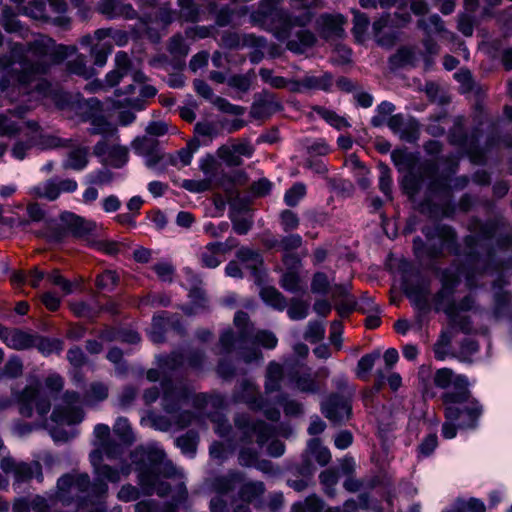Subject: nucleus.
<instances>
[{
  "label": "nucleus",
  "mask_w": 512,
  "mask_h": 512,
  "mask_svg": "<svg viewBox=\"0 0 512 512\" xmlns=\"http://www.w3.org/2000/svg\"><path fill=\"white\" fill-rule=\"evenodd\" d=\"M503 226L501 218L482 221L477 217L470 219V234L463 237V246L458 242L456 230L446 224L424 226L420 236L413 239V252L418 259L435 260L440 258L444 250L462 257L464 263L478 274H494L503 269H512V259H502L498 251H507L512 245V235L501 234L495 238Z\"/></svg>",
  "instance_id": "1"
},
{
  "label": "nucleus",
  "mask_w": 512,
  "mask_h": 512,
  "mask_svg": "<svg viewBox=\"0 0 512 512\" xmlns=\"http://www.w3.org/2000/svg\"><path fill=\"white\" fill-rule=\"evenodd\" d=\"M130 459L137 475L138 487L132 484L122 485L117 499L127 503L139 500L141 495L156 494L163 498L172 490L167 480L179 479L172 501L160 503L154 499H146L134 505L135 512H179V505L188 499V491L182 480L183 475L171 461L166 460L164 450L156 443L140 445L130 453Z\"/></svg>",
  "instance_id": "2"
},
{
  "label": "nucleus",
  "mask_w": 512,
  "mask_h": 512,
  "mask_svg": "<svg viewBox=\"0 0 512 512\" xmlns=\"http://www.w3.org/2000/svg\"><path fill=\"white\" fill-rule=\"evenodd\" d=\"M75 46L56 44L47 35L39 34L26 45L13 43L5 63L0 64V91L11 101L30 93V85L50 72L52 66L63 62L76 52Z\"/></svg>",
  "instance_id": "3"
},
{
  "label": "nucleus",
  "mask_w": 512,
  "mask_h": 512,
  "mask_svg": "<svg viewBox=\"0 0 512 512\" xmlns=\"http://www.w3.org/2000/svg\"><path fill=\"white\" fill-rule=\"evenodd\" d=\"M433 383L442 390L440 399L445 419L456 421L460 430H476L484 407L470 391L468 378L450 368L437 369Z\"/></svg>",
  "instance_id": "4"
},
{
  "label": "nucleus",
  "mask_w": 512,
  "mask_h": 512,
  "mask_svg": "<svg viewBox=\"0 0 512 512\" xmlns=\"http://www.w3.org/2000/svg\"><path fill=\"white\" fill-rule=\"evenodd\" d=\"M93 472L96 476L92 482L87 473L70 472L62 475L57 480V498L63 504H69L73 500V491L82 493V501H97L105 499L108 493V482L116 484L122 477L131 473V465L127 462L120 467L101 464V455L93 452L90 455Z\"/></svg>",
  "instance_id": "5"
},
{
  "label": "nucleus",
  "mask_w": 512,
  "mask_h": 512,
  "mask_svg": "<svg viewBox=\"0 0 512 512\" xmlns=\"http://www.w3.org/2000/svg\"><path fill=\"white\" fill-rule=\"evenodd\" d=\"M161 395L157 386L150 387L143 392V400L146 405H151L159 398L161 407L165 412L151 415L152 425L160 431L170 429H184L194 420V413L183 409L192 396V389L185 383H175L170 378H163L160 381Z\"/></svg>",
  "instance_id": "6"
},
{
  "label": "nucleus",
  "mask_w": 512,
  "mask_h": 512,
  "mask_svg": "<svg viewBox=\"0 0 512 512\" xmlns=\"http://www.w3.org/2000/svg\"><path fill=\"white\" fill-rule=\"evenodd\" d=\"M459 277L449 268H445L440 274V289L433 296L435 312H443L452 328L458 329L463 334L469 335L473 331V321L463 312L478 310L476 296L469 293L458 302L455 301V292L459 285Z\"/></svg>",
  "instance_id": "7"
},
{
  "label": "nucleus",
  "mask_w": 512,
  "mask_h": 512,
  "mask_svg": "<svg viewBox=\"0 0 512 512\" xmlns=\"http://www.w3.org/2000/svg\"><path fill=\"white\" fill-rule=\"evenodd\" d=\"M459 168L457 162L450 163L445 171L435 176L438 166L435 162L423 164L424 173L430 178L426 185V197L418 203V211L429 218H438L443 214V208L436 200L448 199L453 190L461 191L470 183V177L461 175L453 177Z\"/></svg>",
  "instance_id": "8"
},
{
  "label": "nucleus",
  "mask_w": 512,
  "mask_h": 512,
  "mask_svg": "<svg viewBox=\"0 0 512 512\" xmlns=\"http://www.w3.org/2000/svg\"><path fill=\"white\" fill-rule=\"evenodd\" d=\"M477 125L467 132L464 127V118L457 116L454 119L453 126L448 132V141L452 146L461 149L469 158V160L478 165L486 163V153L496 147L500 142L507 148L512 149V135H504L498 137L496 135H489L482 147L479 144L482 136V128Z\"/></svg>",
  "instance_id": "9"
},
{
  "label": "nucleus",
  "mask_w": 512,
  "mask_h": 512,
  "mask_svg": "<svg viewBox=\"0 0 512 512\" xmlns=\"http://www.w3.org/2000/svg\"><path fill=\"white\" fill-rule=\"evenodd\" d=\"M234 325L237 328V334L232 328L224 329L219 336L220 354L229 355L233 352L235 344H239V355L246 364L260 362L263 359L262 352L255 347L245 348L248 338L252 335L254 324L250 321L248 313L237 311L234 315Z\"/></svg>",
  "instance_id": "10"
},
{
  "label": "nucleus",
  "mask_w": 512,
  "mask_h": 512,
  "mask_svg": "<svg viewBox=\"0 0 512 512\" xmlns=\"http://www.w3.org/2000/svg\"><path fill=\"white\" fill-rule=\"evenodd\" d=\"M232 401L243 403L252 411H261L270 421L277 422L281 417L279 408L260 393L259 386L252 379H243L236 385Z\"/></svg>",
  "instance_id": "11"
},
{
  "label": "nucleus",
  "mask_w": 512,
  "mask_h": 512,
  "mask_svg": "<svg viewBox=\"0 0 512 512\" xmlns=\"http://www.w3.org/2000/svg\"><path fill=\"white\" fill-rule=\"evenodd\" d=\"M287 385L303 394L316 395L323 390V385L317 380L318 373L298 359L286 361Z\"/></svg>",
  "instance_id": "12"
},
{
  "label": "nucleus",
  "mask_w": 512,
  "mask_h": 512,
  "mask_svg": "<svg viewBox=\"0 0 512 512\" xmlns=\"http://www.w3.org/2000/svg\"><path fill=\"white\" fill-rule=\"evenodd\" d=\"M402 289L412 306L418 311L417 321L421 328L422 314L430 311V280L423 277L420 272L405 275L402 279Z\"/></svg>",
  "instance_id": "13"
},
{
  "label": "nucleus",
  "mask_w": 512,
  "mask_h": 512,
  "mask_svg": "<svg viewBox=\"0 0 512 512\" xmlns=\"http://www.w3.org/2000/svg\"><path fill=\"white\" fill-rule=\"evenodd\" d=\"M15 402L19 406V413L23 417L33 416L34 408L40 417H45L51 409V400L42 393L37 385H27L21 391H12Z\"/></svg>",
  "instance_id": "14"
},
{
  "label": "nucleus",
  "mask_w": 512,
  "mask_h": 512,
  "mask_svg": "<svg viewBox=\"0 0 512 512\" xmlns=\"http://www.w3.org/2000/svg\"><path fill=\"white\" fill-rule=\"evenodd\" d=\"M54 101L60 109L70 108L75 110L83 122L91 121L103 110L99 99L96 97L85 99L80 94L72 96L66 92H57L54 94Z\"/></svg>",
  "instance_id": "15"
},
{
  "label": "nucleus",
  "mask_w": 512,
  "mask_h": 512,
  "mask_svg": "<svg viewBox=\"0 0 512 512\" xmlns=\"http://www.w3.org/2000/svg\"><path fill=\"white\" fill-rule=\"evenodd\" d=\"M234 424L242 433L241 442L251 443L253 436L256 435V442L260 448H262L275 433L272 425L262 420L253 421L246 413L237 414L234 417Z\"/></svg>",
  "instance_id": "16"
},
{
  "label": "nucleus",
  "mask_w": 512,
  "mask_h": 512,
  "mask_svg": "<svg viewBox=\"0 0 512 512\" xmlns=\"http://www.w3.org/2000/svg\"><path fill=\"white\" fill-rule=\"evenodd\" d=\"M61 404L57 405L51 414V420L56 424L75 425L84 419V411L81 407V397L78 392L66 391L61 398Z\"/></svg>",
  "instance_id": "17"
},
{
  "label": "nucleus",
  "mask_w": 512,
  "mask_h": 512,
  "mask_svg": "<svg viewBox=\"0 0 512 512\" xmlns=\"http://www.w3.org/2000/svg\"><path fill=\"white\" fill-rule=\"evenodd\" d=\"M169 331L175 332L180 337L186 334V328L181 317L167 311L155 314L152 317L151 328L148 331L150 340L155 344L164 343Z\"/></svg>",
  "instance_id": "18"
},
{
  "label": "nucleus",
  "mask_w": 512,
  "mask_h": 512,
  "mask_svg": "<svg viewBox=\"0 0 512 512\" xmlns=\"http://www.w3.org/2000/svg\"><path fill=\"white\" fill-rule=\"evenodd\" d=\"M96 11L107 20L139 19L140 23L144 26H148L152 23L151 15L147 14L138 17V12L134 9L132 4L126 3L123 0H99L96 4Z\"/></svg>",
  "instance_id": "19"
},
{
  "label": "nucleus",
  "mask_w": 512,
  "mask_h": 512,
  "mask_svg": "<svg viewBox=\"0 0 512 512\" xmlns=\"http://www.w3.org/2000/svg\"><path fill=\"white\" fill-rule=\"evenodd\" d=\"M276 0H261L256 10L250 14V21L266 31L272 32L276 37V31L282 25L285 9L278 8Z\"/></svg>",
  "instance_id": "20"
},
{
  "label": "nucleus",
  "mask_w": 512,
  "mask_h": 512,
  "mask_svg": "<svg viewBox=\"0 0 512 512\" xmlns=\"http://www.w3.org/2000/svg\"><path fill=\"white\" fill-rule=\"evenodd\" d=\"M321 412L330 422L341 424L352 413L351 399L339 393H331L321 402Z\"/></svg>",
  "instance_id": "21"
},
{
  "label": "nucleus",
  "mask_w": 512,
  "mask_h": 512,
  "mask_svg": "<svg viewBox=\"0 0 512 512\" xmlns=\"http://www.w3.org/2000/svg\"><path fill=\"white\" fill-rule=\"evenodd\" d=\"M282 109L283 105L278 100L275 93L262 90L255 95L251 105L250 115L254 119H267Z\"/></svg>",
  "instance_id": "22"
},
{
  "label": "nucleus",
  "mask_w": 512,
  "mask_h": 512,
  "mask_svg": "<svg viewBox=\"0 0 512 512\" xmlns=\"http://www.w3.org/2000/svg\"><path fill=\"white\" fill-rule=\"evenodd\" d=\"M346 19L341 14L323 13L315 21V28L321 38L328 40L341 38L344 35Z\"/></svg>",
  "instance_id": "23"
},
{
  "label": "nucleus",
  "mask_w": 512,
  "mask_h": 512,
  "mask_svg": "<svg viewBox=\"0 0 512 512\" xmlns=\"http://www.w3.org/2000/svg\"><path fill=\"white\" fill-rule=\"evenodd\" d=\"M387 126L401 140L414 142L418 138L419 124L413 119H407L402 113L394 114L387 120Z\"/></svg>",
  "instance_id": "24"
},
{
  "label": "nucleus",
  "mask_w": 512,
  "mask_h": 512,
  "mask_svg": "<svg viewBox=\"0 0 512 512\" xmlns=\"http://www.w3.org/2000/svg\"><path fill=\"white\" fill-rule=\"evenodd\" d=\"M60 220L72 236L79 239L92 235L96 228L95 222L69 211L62 212Z\"/></svg>",
  "instance_id": "25"
},
{
  "label": "nucleus",
  "mask_w": 512,
  "mask_h": 512,
  "mask_svg": "<svg viewBox=\"0 0 512 512\" xmlns=\"http://www.w3.org/2000/svg\"><path fill=\"white\" fill-rule=\"evenodd\" d=\"M333 85V75L324 72L320 76L306 74L301 80L294 81L291 86L292 93H303L310 90L329 92Z\"/></svg>",
  "instance_id": "26"
},
{
  "label": "nucleus",
  "mask_w": 512,
  "mask_h": 512,
  "mask_svg": "<svg viewBox=\"0 0 512 512\" xmlns=\"http://www.w3.org/2000/svg\"><path fill=\"white\" fill-rule=\"evenodd\" d=\"M247 206L240 201L230 203L228 217L232 223L233 231L238 235H246L253 227V219L247 215Z\"/></svg>",
  "instance_id": "27"
},
{
  "label": "nucleus",
  "mask_w": 512,
  "mask_h": 512,
  "mask_svg": "<svg viewBox=\"0 0 512 512\" xmlns=\"http://www.w3.org/2000/svg\"><path fill=\"white\" fill-rule=\"evenodd\" d=\"M506 284V282L502 281L501 277L495 280L492 284V287L495 290L493 294L492 316L495 320H499L506 316L510 308L511 295L508 291L503 289Z\"/></svg>",
  "instance_id": "28"
},
{
  "label": "nucleus",
  "mask_w": 512,
  "mask_h": 512,
  "mask_svg": "<svg viewBox=\"0 0 512 512\" xmlns=\"http://www.w3.org/2000/svg\"><path fill=\"white\" fill-rule=\"evenodd\" d=\"M35 332L20 328H8L4 344L13 350L24 351L34 348Z\"/></svg>",
  "instance_id": "29"
},
{
  "label": "nucleus",
  "mask_w": 512,
  "mask_h": 512,
  "mask_svg": "<svg viewBox=\"0 0 512 512\" xmlns=\"http://www.w3.org/2000/svg\"><path fill=\"white\" fill-rule=\"evenodd\" d=\"M287 379L286 362L280 364L276 361H270L266 368L264 388L266 394H272L281 390V384Z\"/></svg>",
  "instance_id": "30"
},
{
  "label": "nucleus",
  "mask_w": 512,
  "mask_h": 512,
  "mask_svg": "<svg viewBox=\"0 0 512 512\" xmlns=\"http://www.w3.org/2000/svg\"><path fill=\"white\" fill-rule=\"evenodd\" d=\"M244 474L237 470H229L224 475H218L211 481V488L218 494L225 495L235 486L243 482Z\"/></svg>",
  "instance_id": "31"
},
{
  "label": "nucleus",
  "mask_w": 512,
  "mask_h": 512,
  "mask_svg": "<svg viewBox=\"0 0 512 512\" xmlns=\"http://www.w3.org/2000/svg\"><path fill=\"white\" fill-rule=\"evenodd\" d=\"M418 62L416 51L413 47H401L388 59L391 70H398L405 67H415Z\"/></svg>",
  "instance_id": "32"
},
{
  "label": "nucleus",
  "mask_w": 512,
  "mask_h": 512,
  "mask_svg": "<svg viewBox=\"0 0 512 512\" xmlns=\"http://www.w3.org/2000/svg\"><path fill=\"white\" fill-rule=\"evenodd\" d=\"M224 256V253L217 246V241H215L206 244L199 252L198 258L202 267L215 269L225 260Z\"/></svg>",
  "instance_id": "33"
},
{
  "label": "nucleus",
  "mask_w": 512,
  "mask_h": 512,
  "mask_svg": "<svg viewBox=\"0 0 512 512\" xmlns=\"http://www.w3.org/2000/svg\"><path fill=\"white\" fill-rule=\"evenodd\" d=\"M13 475L17 483L27 482L33 478L38 482L43 481L42 466L38 461L18 463Z\"/></svg>",
  "instance_id": "34"
},
{
  "label": "nucleus",
  "mask_w": 512,
  "mask_h": 512,
  "mask_svg": "<svg viewBox=\"0 0 512 512\" xmlns=\"http://www.w3.org/2000/svg\"><path fill=\"white\" fill-rule=\"evenodd\" d=\"M0 25L7 33H14L21 37H24L28 32V29L17 18L13 8L9 6L2 9Z\"/></svg>",
  "instance_id": "35"
},
{
  "label": "nucleus",
  "mask_w": 512,
  "mask_h": 512,
  "mask_svg": "<svg viewBox=\"0 0 512 512\" xmlns=\"http://www.w3.org/2000/svg\"><path fill=\"white\" fill-rule=\"evenodd\" d=\"M30 231L35 233L38 237H43L50 242L56 243L61 242L66 236L65 229L55 219L52 218L45 220L41 229L34 230L31 228Z\"/></svg>",
  "instance_id": "36"
},
{
  "label": "nucleus",
  "mask_w": 512,
  "mask_h": 512,
  "mask_svg": "<svg viewBox=\"0 0 512 512\" xmlns=\"http://www.w3.org/2000/svg\"><path fill=\"white\" fill-rule=\"evenodd\" d=\"M89 149L87 147H78L68 152L66 159L63 161V168L74 171L84 170L89 163Z\"/></svg>",
  "instance_id": "37"
},
{
  "label": "nucleus",
  "mask_w": 512,
  "mask_h": 512,
  "mask_svg": "<svg viewBox=\"0 0 512 512\" xmlns=\"http://www.w3.org/2000/svg\"><path fill=\"white\" fill-rule=\"evenodd\" d=\"M266 45L267 40L263 36L245 34L242 37V46L253 48V51L249 54V60L252 64H258L263 60V49L266 48Z\"/></svg>",
  "instance_id": "38"
},
{
  "label": "nucleus",
  "mask_w": 512,
  "mask_h": 512,
  "mask_svg": "<svg viewBox=\"0 0 512 512\" xmlns=\"http://www.w3.org/2000/svg\"><path fill=\"white\" fill-rule=\"evenodd\" d=\"M236 257L253 275H256L263 265L262 255L249 247L239 248Z\"/></svg>",
  "instance_id": "39"
},
{
  "label": "nucleus",
  "mask_w": 512,
  "mask_h": 512,
  "mask_svg": "<svg viewBox=\"0 0 512 512\" xmlns=\"http://www.w3.org/2000/svg\"><path fill=\"white\" fill-rule=\"evenodd\" d=\"M185 273L190 276L189 281L193 284L188 294L191 304L197 309H205L208 305V300L205 291L199 286L201 279L193 274L190 268H186Z\"/></svg>",
  "instance_id": "40"
},
{
  "label": "nucleus",
  "mask_w": 512,
  "mask_h": 512,
  "mask_svg": "<svg viewBox=\"0 0 512 512\" xmlns=\"http://www.w3.org/2000/svg\"><path fill=\"white\" fill-rule=\"evenodd\" d=\"M266 491L262 481H246L241 484L238 490V498L245 503H252L264 495Z\"/></svg>",
  "instance_id": "41"
},
{
  "label": "nucleus",
  "mask_w": 512,
  "mask_h": 512,
  "mask_svg": "<svg viewBox=\"0 0 512 512\" xmlns=\"http://www.w3.org/2000/svg\"><path fill=\"white\" fill-rule=\"evenodd\" d=\"M199 443V434L195 430H188L175 439V445L181 450L182 454L189 458H194Z\"/></svg>",
  "instance_id": "42"
},
{
  "label": "nucleus",
  "mask_w": 512,
  "mask_h": 512,
  "mask_svg": "<svg viewBox=\"0 0 512 512\" xmlns=\"http://www.w3.org/2000/svg\"><path fill=\"white\" fill-rule=\"evenodd\" d=\"M388 16H382L380 19L376 20L373 25V31L376 38L377 43L386 48H390L395 45L399 36L397 32H384L382 33V29H384L388 23Z\"/></svg>",
  "instance_id": "43"
},
{
  "label": "nucleus",
  "mask_w": 512,
  "mask_h": 512,
  "mask_svg": "<svg viewBox=\"0 0 512 512\" xmlns=\"http://www.w3.org/2000/svg\"><path fill=\"white\" fill-rule=\"evenodd\" d=\"M48 8L51 13L55 14L54 17L50 18L53 25L63 29L70 27L71 19L66 16L67 3L65 0H48Z\"/></svg>",
  "instance_id": "44"
},
{
  "label": "nucleus",
  "mask_w": 512,
  "mask_h": 512,
  "mask_svg": "<svg viewBox=\"0 0 512 512\" xmlns=\"http://www.w3.org/2000/svg\"><path fill=\"white\" fill-rule=\"evenodd\" d=\"M421 178L413 173L406 174L401 181V188L403 192L408 196L410 201H412L416 208L418 209V203L423 201L426 197V191L424 192V196L422 199H417V194L421 189Z\"/></svg>",
  "instance_id": "45"
},
{
  "label": "nucleus",
  "mask_w": 512,
  "mask_h": 512,
  "mask_svg": "<svg viewBox=\"0 0 512 512\" xmlns=\"http://www.w3.org/2000/svg\"><path fill=\"white\" fill-rule=\"evenodd\" d=\"M129 161V152L125 146L114 145L109 149L108 156L101 159L102 164H108L113 168H123Z\"/></svg>",
  "instance_id": "46"
},
{
  "label": "nucleus",
  "mask_w": 512,
  "mask_h": 512,
  "mask_svg": "<svg viewBox=\"0 0 512 512\" xmlns=\"http://www.w3.org/2000/svg\"><path fill=\"white\" fill-rule=\"evenodd\" d=\"M359 505L353 498L347 499L342 506L329 507L324 512H358V509L368 510L370 508V494L361 493L358 496Z\"/></svg>",
  "instance_id": "47"
},
{
  "label": "nucleus",
  "mask_w": 512,
  "mask_h": 512,
  "mask_svg": "<svg viewBox=\"0 0 512 512\" xmlns=\"http://www.w3.org/2000/svg\"><path fill=\"white\" fill-rule=\"evenodd\" d=\"M353 28L352 33L357 43H364L367 39V31L370 26V19L358 10H353Z\"/></svg>",
  "instance_id": "48"
},
{
  "label": "nucleus",
  "mask_w": 512,
  "mask_h": 512,
  "mask_svg": "<svg viewBox=\"0 0 512 512\" xmlns=\"http://www.w3.org/2000/svg\"><path fill=\"white\" fill-rule=\"evenodd\" d=\"M260 297L268 306L275 310L283 311L287 307L285 296L274 287H263L260 291Z\"/></svg>",
  "instance_id": "49"
},
{
  "label": "nucleus",
  "mask_w": 512,
  "mask_h": 512,
  "mask_svg": "<svg viewBox=\"0 0 512 512\" xmlns=\"http://www.w3.org/2000/svg\"><path fill=\"white\" fill-rule=\"evenodd\" d=\"M89 122L91 128L88 129V132L92 135H101L103 138H108L117 133V128L105 118L102 112Z\"/></svg>",
  "instance_id": "50"
},
{
  "label": "nucleus",
  "mask_w": 512,
  "mask_h": 512,
  "mask_svg": "<svg viewBox=\"0 0 512 512\" xmlns=\"http://www.w3.org/2000/svg\"><path fill=\"white\" fill-rule=\"evenodd\" d=\"M70 309L76 317L89 320L96 318L101 312V307L96 302L86 301L72 302Z\"/></svg>",
  "instance_id": "51"
},
{
  "label": "nucleus",
  "mask_w": 512,
  "mask_h": 512,
  "mask_svg": "<svg viewBox=\"0 0 512 512\" xmlns=\"http://www.w3.org/2000/svg\"><path fill=\"white\" fill-rule=\"evenodd\" d=\"M313 111L325 120L330 126L334 127L337 130H342L344 128H349L350 123L342 116L338 115L335 111L328 109L323 106H314Z\"/></svg>",
  "instance_id": "52"
},
{
  "label": "nucleus",
  "mask_w": 512,
  "mask_h": 512,
  "mask_svg": "<svg viewBox=\"0 0 512 512\" xmlns=\"http://www.w3.org/2000/svg\"><path fill=\"white\" fill-rule=\"evenodd\" d=\"M335 289L338 291L340 296L346 297L335 306V309L341 318L348 317L355 310L358 311L356 300L353 297H348V287L346 285L336 284Z\"/></svg>",
  "instance_id": "53"
},
{
  "label": "nucleus",
  "mask_w": 512,
  "mask_h": 512,
  "mask_svg": "<svg viewBox=\"0 0 512 512\" xmlns=\"http://www.w3.org/2000/svg\"><path fill=\"white\" fill-rule=\"evenodd\" d=\"M177 3L180 7V17L183 21L197 23L202 19V9L194 0H177Z\"/></svg>",
  "instance_id": "54"
},
{
  "label": "nucleus",
  "mask_w": 512,
  "mask_h": 512,
  "mask_svg": "<svg viewBox=\"0 0 512 512\" xmlns=\"http://www.w3.org/2000/svg\"><path fill=\"white\" fill-rule=\"evenodd\" d=\"M34 348L43 354L49 356L52 353L59 354L62 351L63 342L60 339H50L35 333Z\"/></svg>",
  "instance_id": "55"
},
{
  "label": "nucleus",
  "mask_w": 512,
  "mask_h": 512,
  "mask_svg": "<svg viewBox=\"0 0 512 512\" xmlns=\"http://www.w3.org/2000/svg\"><path fill=\"white\" fill-rule=\"evenodd\" d=\"M66 70L69 74L90 79L94 75L93 68L87 66L85 56L80 54L66 63Z\"/></svg>",
  "instance_id": "56"
},
{
  "label": "nucleus",
  "mask_w": 512,
  "mask_h": 512,
  "mask_svg": "<svg viewBox=\"0 0 512 512\" xmlns=\"http://www.w3.org/2000/svg\"><path fill=\"white\" fill-rule=\"evenodd\" d=\"M251 344H257L265 349H274L278 344L276 335L269 330H257L253 329L252 335L248 338V342Z\"/></svg>",
  "instance_id": "57"
},
{
  "label": "nucleus",
  "mask_w": 512,
  "mask_h": 512,
  "mask_svg": "<svg viewBox=\"0 0 512 512\" xmlns=\"http://www.w3.org/2000/svg\"><path fill=\"white\" fill-rule=\"evenodd\" d=\"M259 76L264 83L269 84L272 88L283 89L288 88L291 92V86L295 79H287L282 76H275L273 70L268 68H260Z\"/></svg>",
  "instance_id": "58"
},
{
  "label": "nucleus",
  "mask_w": 512,
  "mask_h": 512,
  "mask_svg": "<svg viewBox=\"0 0 512 512\" xmlns=\"http://www.w3.org/2000/svg\"><path fill=\"white\" fill-rule=\"evenodd\" d=\"M319 481L325 495L334 498L336 496V485L339 481L338 472L332 468L326 469L320 473Z\"/></svg>",
  "instance_id": "59"
},
{
  "label": "nucleus",
  "mask_w": 512,
  "mask_h": 512,
  "mask_svg": "<svg viewBox=\"0 0 512 512\" xmlns=\"http://www.w3.org/2000/svg\"><path fill=\"white\" fill-rule=\"evenodd\" d=\"M184 355L179 351H173L167 355L158 357L159 368L165 372H173L184 365Z\"/></svg>",
  "instance_id": "60"
},
{
  "label": "nucleus",
  "mask_w": 512,
  "mask_h": 512,
  "mask_svg": "<svg viewBox=\"0 0 512 512\" xmlns=\"http://www.w3.org/2000/svg\"><path fill=\"white\" fill-rule=\"evenodd\" d=\"M277 403L283 408L286 416L298 417L303 414V404L286 393L278 395Z\"/></svg>",
  "instance_id": "61"
},
{
  "label": "nucleus",
  "mask_w": 512,
  "mask_h": 512,
  "mask_svg": "<svg viewBox=\"0 0 512 512\" xmlns=\"http://www.w3.org/2000/svg\"><path fill=\"white\" fill-rule=\"evenodd\" d=\"M115 179V174L107 167H101L86 175V182L94 186L110 185Z\"/></svg>",
  "instance_id": "62"
},
{
  "label": "nucleus",
  "mask_w": 512,
  "mask_h": 512,
  "mask_svg": "<svg viewBox=\"0 0 512 512\" xmlns=\"http://www.w3.org/2000/svg\"><path fill=\"white\" fill-rule=\"evenodd\" d=\"M308 450L320 466H326L331 460L329 449L322 445L319 438H312L308 441Z\"/></svg>",
  "instance_id": "63"
},
{
  "label": "nucleus",
  "mask_w": 512,
  "mask_h": 512,
  "mask_svg": "<svg viewBox=\"0 0 512 512\" xmlns=\"http://www.w3.org/2000/svg\"><path fill=\"white\" fill-rule=\"evenodd\" d=\"M90 47V56L94 60V65L97 67H103L107 63L108 56L111 54L113 50V45L111 42H103L97 44H91Z\"/></svg>",
  "instance_id": "64"
}]
</instances>
